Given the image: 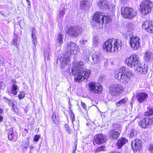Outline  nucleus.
<instances>
[{
	"label": "nucleus",
	"instance_id": "obj_1",
	"mask_svg": "<svg viewBox=\"0 0 153 153\" xmlns=\"http://www.w3.org/2000/svg\"><path fill=\"white\" fill-rule=\"evenodd\" d=\"M132 74L131 71L123 67L115 72V77L121 83L126 84L129 81L130 76Z\"/></svg>",
	"mask_w": 153,
	"mask_h": 153
},
{
	"label": "nucleus",
	"instance_id": "obj_2",
	"mask_svg": "<svg viewBox=\"0 0 153 153\" xmlns=\"http://www.w3.org/2000/svg\"><path fill=\"white\" fill-rule=\"evenodd\" d=\"M122 45L121 40L113 38L105 42L103 45V48L106 52H115L117 51L119 47H121Z\"/></svg>",
	"mask_w": 153,
	"mask_h": 153
},
{
	"label": "nucleus",
	"instance_id": "obj_3",
	"mask_svg": "<svg viewBox=\"0 0 153 153\" xmlns=\"http://www.w3.org/2000/svg\"><path fill=\"white\" fill-rule=\"evenodd\" d=\"M91 71L90 70L84 68L80 73L76 74L74 77L75 81L79 82L88 79L91 75Z\"/></svg>",
	"mask_w": 153,
	"mask_h": 153
},
{
	"label": "nucleus",
	"instance_id": "obj_4",
	"mask_svg": "<svg viewBox=\"0 0 153 153\" xmlns=\"http://www.w3.org/2000/svg\"><path fill=\"white\" fill-rule=\"evenodd\" d=\"M152 7V1L149 0L145 1L141 3L139 10L141 13L145 15L151 11Z\"/></svg>",
	"mask_w": 153,
	"mask_h": 153
},
{
	"label": "nucleus",
	"instance_id": "obj_5",
	"mask_svg": "<svg viewBox=\"0 0 153 153\" xmlns=\"http://www.w3.org/2000/svg\"><path fill=\"white\" fill-rule=\"evenodd\" d=\"M124 88L122 85L119 84L112 85L109 89L110 94L113 96H119L123 91Z\"/></svg>",
	"mask_w": 153,
	"mask_h": 153
},
{
	"label": "nucleus",
	"instance_id": "obj_6",
	"mask_svg": "<svg viewBox=\"0 0 153 153\" xmlns=\"http://www.w3.org/2000/svg\"><path fill=\"white\" fill-rule=\"evenodd\" d=\"M122 15L125 18L131 19L137 14L136 12L132 8L123 7L121 9Z\"/></svg>",
	"mask_w": 153,
	"mask_h": 153
},
{
	"label": "nucleus",
	"instance_id": "obj_7",
	"mask_svg": "<svg viewBox=\"0 0 153 153\" xmlns=\"http://www.w3.org/2000/svg\"><path fill=\"white\" fill-rule=\"evenodd\" d=\"M73 63V67L70 75L75 76L76 74L80 73L84 68V64L83 62L82 61H75Z\"/></svg>",
	"mask_w": 153,
	"mask_h": 153
},
{
	"label": "nucleus",
	"instance_id": "obj_8",
	"mask_svg": "<svg viewBox=\"0 0 153 153\" xmlns=\"http://www.w3.org/2000/svg\"><path fill=\"white\" fill-rule=\"evenodd\" d=\"M126 63L129 67L135 68L140 63V59L137 55H133L127 58Z\"/></svg>",
	"mask_w": 153,
	"mask_h": 153
},
{
	"label": "nucleus",
	"instance_id": "obj_9",
	"mask_svg": "<svg viewBox=\"0 0 153 153\" xmlns=\"http://www.w3.org/2000/svg\"><path fill=\"white\" fill-rule=\"evenodd\" d=\"M89 89L91 92L96 94L100 93L102 88L101 85L97 82H92L89 83Z\"/></svg>",
	"mask_w": 153,
	"mask_h": 153
},
{
	"label": "nucleus",
	"instance_id": "obj_10",
	"mask_svg": "<svg viewBox=\"0 0 153 153\" xmlns=\"http://www.w3.org/2000/svg\"><path fill=\"white\" fill-rule=\"evenodd\" d=\"M141 40L138 37H132L129 40L130 47L134 50H138L140 48Z\"/></svg>",
	"mask_w": 153,
	"mask_h": 153
},
{
	"label": "nucleus",
	"instance_id": "obj_11",
	"mask_svg": "<svg viewBox=\"0 0 153 153\" xmlns=\"http://www.w3.org/2000/svg\"><path fill=\"white\" fill-rule=\"evenodd\" d=\"M67 46L65 49V51L68 55L72 54L74 53V51H76V53L79 51L77 45L72 42H70L69 43H68Z\"/></svg>",
	"mask_w": 153,
	"mask_h": 153
},
{
	"label": "nucleus",
	"instance_id": "obj_12",
	"mask_svg": "<svg viewBox=\"0 0 153 153\" xmlns=\"http://www.w3.org/2000/svg\"><path fill=\"white\" fill-rule=\"evenodd\" d=\"M153 124V118L152 117H146L141 120L139 124L143 128H148Z\"/></svg>",
	"mask_w": 153,
	"mask_h": 153
},
{
	"label": "nucleus",
	"instance_id": "obj_13",
	"mask_svg": "<svg viewBox=\"0 0 153 153\" xmlns=\"http://www.w3.org/2000/svg\"><path fill=\"white\" fill-rule=\"evenodd\" d=\"M82 31V29L79 27H75L71 26L68 28L66 31V33L68 35L74 36H77Z\"/></svg>",
	"mask_w": 153,
	"mask_h": 153
},
{
	"label": "nucleus",
	"instance_id": "obj_14",
	"mask_svg": "<svg viewBox=\"0 0 153 153\" xmlns=\"http://www.w3.org/2000/svg\"><path fill=\"white\" fill-rule=\"evenodd\" d=\"M142 27L147 31L150 33H153V22L146 21L142 24Z\"/></svg>",
	"mask_w": 153,
	"mask_h": 153
},
{
	"label": "nucleus",
	"instance_id": "obj_15",
	"mask_svg": "<svg viewBox=\"0 0 153 153\" xmlns=\"http://www.w3.org/2000/svg\"><path fill=\"white\" fill-rule=\"evenodd\" d=\"M142 146V141L138 139H135L131 143L132 148L134 151L136 152L138 150H140Z\"/></svg>",
	"mask_w": 153,
	"mask_h": 153
},
{
	"label": "nucleus",
	"instance_id": "obj_16",
	"mask_svg": "<svg viewBox=\"0 0 153 153\" xmlns=\"http://www.w3.org/2000/svg\"><path fill=\"white\" fill-rule=\"evenodd\" d=\"M69 55L68 54L65 55H62V56L59 59L57 60V62H60L61 63V68H64L70 61V58L69 56Z\"/></svg>",
	"mask_w": 153,
	"mask_h": 153
},
{
	"label": "nucleus",
	"instance_id": "obj_17",
	"mask_svg": "<svg viewBox=\"0 0 153 153\" xmlns=\"http://www.w3.org/2000/svg\"><path fill=\"white\" fill-rule=\"evenodd\" d=\"M148 97V94L143 92H140L138 93L136 95L137 100L140 103L146 101L147 100Z\"/></svg>",
	"mask_w": 153,
	"mask_h": 153
},
{
	"label": "nucleus",
	"instance_id": "obj_18",
	"mask_svg": "<svg viewBox=\"0 0 153 153\" xmlns=\"http://www.w3.org/2000/svg\"><path fill=\"white\" fill-rule=\"evenodd\" d=\"M103 13L101 12H97L95 13L93 16V20L95 22L100 24L101 22L102 24L104 22Z\"/></svg>",
	"mask_w": 153,
	"mask_h": 153
},
{
	"label": "nucleus",
	"instance_id": "obj_19",
	"mask_svg": "<svg viewBox=\"0 0 153 153\" xmlns=\"http://www.w3.org/2000/svg\"><path fill=\"white\" fill-rule=\"evenodd\" d=\"M94 140L97 144H102L106 141V138L105 135L99 134L94 137Z\"/></svg>",
	"mask_w": 153,
	"mask_h": 153
},
{
	"label": "nucleus",
	"instance_id": "obj_20",
	"mask_svg": "<svg viewBox=\"0 0 153 153\" xmlns=\"http://www.w3.org/2000/svg\"><path fill=\"white\" fill-rule=\"evenodd\" d=\"M108 134L110 139L115 140L119 137L120 133L114 129H111L108 131Z\"/></svg>",
	"mask_w": 153,
	"mask_h": 153
},
{
	"label": "nucleus",
	"instance_id": "obj_21",
	"mask_svg": "<svg viewBox=\"0 0 153 153\" xmlns=\"http://www.w3.org/2000/svg\"><path fill=\"white\" fill-rule=\"evenodd\" d=\"M90 4L87 0H81L80 3V8L83 10H86L89 8Z\"/></svg>",
	"mask_w": 153,
	"mask_h": 153
},
{
	"label": "nucleus",
	"instance_id": "obj_22",
	"mask_svg": "<svg viewBox=\"0 0 153 153\" xmlns=\"http://www.w3.org/2000/svg\"><path fill=\"white\" fill-rule=\"evenodd\" d=\"M128 141L127 139L124 137H121L117 140V146L119 149L121 148Z\"/></svg>",
	"mask_w": 153,
	"mask_h": 153
},
{
	"label": "nucleus",
	"instance_id": "obj_23",
	"mask_svg": "<svg viewBox=\"0 0 153 153\" xmlns=\"http://www.w3.org/2000/svg\"><path fill=\"white\" fill-rule=\"evenodd\" d=\"M137 70L141 74H145L147 73L148 69L145 65H141L140 63L137 67Z\"/></svg>",
	"mask_w": 153,
	"mask_h": 153
},
{
	"label": "nucleus",
	"instance_id": "obj_24",
	"mask_svg": "<svg viewBox=\"0 0 153 153\" xmlns=\"http://www.w3.org/2000/svg\"><path fill=\"white\" fill-rule=\"evenodd\" d=\"M98 5L101 9H106L109 8V5L108 2L104 0H101L98 3Z\"/></svg>",
	"mask_w": 153,
	"mask_h": 153
},
{
	"label": "nucleus",
	"instance_id": "obj_25",
	"mask_svg": "<svg viewBox=\"0 0 153 153\" xmlns=\"http://www.w3.org/2000/svg\"><path fill=\"white\" fill-rule=\"evenodd\" d=\"M36 31L35 29L32 28L31 30V36L32 38V41L33 44L35 46L37 44V38L36 34Z\"/></svg>",
	"mask_w": 153,
	"mask_h": 153
},
{
	"label": "nucleus",
	"instance_id": "obj_26",
	"mask_svg": "<svg viewBox=\"0 0 153 153\" xmlns=\"http://www.w3.org/2000/svg\"><path fill=\"white\" fill-rule=\"evenodd\" d=\"M20 39L16 34H14L12 41V43L14 45L18 48L20 43Z\"/></svg>",
	"mask_w": 153,
	"mask_h": 153
},
{
	"label": "nucleus",
	"instance_id": "obj_27",
	"mask_svg": "<svg viewBox=\"0 0 153 153\" xmlns=\"http://www.w3.org/2000/svg\"><path fill=\"white\" fill-rule=\"evenodd\" d=\"M91 58L93 60L91 62L92 64L94 65L97 64L98 62L101 61L100 56L98 55L95 54H93L91 56Z\"/></svg>",
	"mask_w": 153,
	"mask_h": 153
},
{
	"label": "nucleus",
	"instance_id": "obj_28",
	"mask_svg": "<svg viewBox=\"0 0 153 153\" xmlns=\"http://www.w3.org/2000/svg\"><path fill=\"white\" fill-rule=\"evenodd\" d=\"M65 9H63L61 11H60L59 14H58L57 17V20L59 22H61L62 21L64 16L65 14Z\"/></svg>",
	"mask_w": 153,
	"mask_h": 153
},
{
	"label": "nucleus",
	"instance_id": "obj_29",
	"mask_svg": "<svg viewBox=\"0 0 153 153\" xmlns=\"http://www.w3.org/2000/svg\"><path fill=\"white\" fill-rule=\"evenodd\" d=\"M18 86L15 84H13L11 86L10 90L12 91V94L13 95H16L18 92L17 90H19Z\"/></svg>",
	"mask_w": 153,
	"mask_h": 153
},
{
	"label": "nucleus",
	"instance_id": "obj_30",
	"mask_svg": "<svg viewBox=\"0 0 153 153\" xmlns=\"http://www.w3.org/2000/svg\"><path fill=\"white\" fill-rule=\"evenodd\" d=\"M127 98L126 97H125L122 99L116 102V106L117 107L125 104L127 101Z\"/></svg>",
	"mask_w": 153,
	"mask_h": 153
},
{
	"label": "nucleus",
	"instance_id": "obj_31",
	"mask_svg": "<svg viewBox=\"0 0 153 153\" xmlns=\"http://www.w3.org/2000/svg\"><path fill=\"white\" fill-rule=\"evenodd\" d=\"M153 57V55L151 52H146L145 54L144 59L146 61L150 60Z\"/></svg>",
	"mask_w": 153,
	"mask_h": 153
},
{
	"label": "nucleus",
	"instance_id": "obj_32",
	"mask_svg": "<svg viewBox=\"0 0 153 153\" xmlns=\"http://www.w3.org/2000/svg\"><path fill=\"white\" fill-rule=\"evenodd\" d=\"M63 35L61 33H59L57 37L56 42L60 44L62 43L63 42Z\"/></svg>",
	"mask_w": 153,
	"mask_h": 153
},
{
	"label": "nucleus",
	"instance_id": "obj_33",
	"mask_svg": "<svg viewBox=\"0 0 153 153\" xmlns=\"http://www.w3.org/2000/svg\"><path fill=\"white\" fill-rule=\"evenodd\" d=\"M52 118L53 122L55 124H57L58 123V117L57 116L56 113L53 112L52 116Z\"/></svg>",
	"mask_w": 153,
	"mask_h": 153
},
{
	"label": "nucleus",
	"instance_id": "obj_34",
	"mask_svg": "<svg viewBox=\"0 0 153 153\" xmlns=\"http://www.w3.org/2000/svg\"><path fill=\"white\" fill-rule=\"evenodd\" d=\"M50 50H46L44 51V55L45 59H47L48 60H49V56L50 54Z\"/></svg>",
	"mask_w": 153,
	"mask_h": 153
},
{
	"label": "nucleus",
	"instance_id": "obj_35",
	"mask_svg": "<svg viewBox=\"0 0 153 153\" xmlns=\"http://www.w3.org/2000/svg\"><path fill=\"white\" fill-rule=\"evenodd\" d=\"M98 44V38L97 37H94L93 39V45L95 47H97Z\"/></svg>",
	"mask_w": 153,
	"mask_h": 153
},
{
	"label": "nucleus",
	"instance_id": "obj_36",
	"mask_svg": "<svg viewBox=\"0 0 153 153\" xmlns=\"http://www.w3.org/2000/svg\"><path fill=\"white\" fill-rule=\"evenodd\" d=\"M70 118L71 119V120L72 123V124L73 125V122L75 120V118H74V114L73 113L72 111V110L71 109V107H70Z\"/></svg>",
	"mask_w": 153,
	"mask_h": 153
},
{
	"label": "nucleus",
	"instance_id": "obj_37",
	"mask_svg": "<svg viewBox=\"0 0 153 153\" xmlns=\"http://www.w3.org/2000/svg\"><path fill=\"white\" fill-rule=\"evenodd\" d=\"M103 17L104 18V20H105V21L106 23H108L111 21V17L105 15L104 13H103Z\"/></svg>",
	"mask_w": 153,
	"mask_h": 153
},
{
	"label": "nucleus",
	"instance_id": "obj_38",
	"mask_svg": "<svg viewBox=\"0 0 153 153\" xmlns=\"http://www.w3.org/2000/svg\"><path fill=\"white\" fill-rule=\"evenodd\" d=\"M149 111L146 112L145 115L147 116H149L151 115H153V107L149 108Z\"/></svg>",
	"mask_w": 153,
	"mask_h": 153
},
{
	"label": "nucleus",
	"instance_id": "obj_39",
	"mask_svg": "<svg viewBox=\"0 0 153 153\" xmlns=\"http://www.w3.org/2000/svg\"><path fill=\"white\" fill-rule=\"evenodd\" d=\"M137 132L136 130L134 129H132L130 131V133L129 134L130 137H132L134 135H137Z\"/></svg>",
	"mask_w": 153,
	"mask_h": 153
},
{
	"label": "nucleus",
	"instance_id": "obj_40",
	"mask_svg": "<svg viewBox=\"0 0 153 153\" xmlns=\"http://www.w3.org/2000/svg\"><path fill=\"white\" fill-rule=\"evenodd\" d=\"M25 92L24 91L20 92L19 94L18 95V97L19 99H23L25 97Z\"/></svg>",
	"mask_w": 153,
	"mask_h": 153
},
{
	"label": "nucleus",
	"instance_id": "obj_41",
	"mask_svg": "<svg viewBox=\"0 0 153 153\" xmlns=\"http://www.w3.org/2000/svg\"><path fill=\"white\" fill-rule=\"evenodd\" d=\"M105 147V146H102L100 147H98L96 150V152H98L101 151H104V150Z\"/></svg>",
	"mask_w": 153,
	"mask_h": 153
},
{
	"label": "nucleus",
	"instance_id": "obj_42",
	"mask_svg": "<svg viewBox=\"0 0 153 153\" xmlns=\"http://www.w3.org/2000/svg\"><path fill=\"white\" fill-rule=\"evenodd\" d=\"M65 126L66 130L69 133V134H70L71 132V130L68 124H65Z\"/></svg>",
	"mask_w": 153,
	"mask_h": 153
},
{
	"label": "nucleus",
	"instance_id": "obj_43",
	"mask_svg": "<svg viewBox=\"0 0 153 153\" xmlns=\"http://www.w3.org/2000/svg\"><path fill=\"white\" fill-rule=\"evenodd\" d=\"M14 137V134H8V138L11 141H12L13 140Z\"/></svg>",
	"mask_w": 153,
	"mask_h": 153
},
{
	"label": "nucleus",
	"instance_id": "obj_44",
	"mask_svg": "<svg viewBox=\"0 0 153 153\" xmlns=\"http://www.w3.org/2000/svg\"><path fill=\"white\" fill-rule=\"evenodd\" d=\"M5 84L2 82H0V89H4L5 88Z\"/></svg>",
	"mask_w": 153,
	"mask_h": 153
},
{
	"label": "nucleus",
	"instance_id": "obj_45",
	"mask_svg": "<svg viewBox=\"0 0 153 153\" xmlns=\"http://www.w3.org/2000/svg\"><path fill=\"white\" fill-rule=\"evenodd\" d=\"M40 138V136L39 135H35L34 137V140L35 141L37 142L39 140Z\"/></svg>",
	"mask_w": 153,
	"mask_h": 153
},
{
	"label": "nucleus",
	"instance_id": "obj_46",
	"mask_svg": "<svg viewBox=\"0 0 153 153\" xmlns=\"http://www.w3.org/2000/svg\"><path fill=\"white\" fill-rule=\"evenodd\" d=\"M88 42L87 40H80V42L81 44H82L83 45H85V44L86 43Z\"/></svg>",
	"mask_w": 153,
	"mask_h": 153
},
{
	"label": "nucleus",
	"instance_id": "obj_47",
	"mask_svg": "<svg viewBox=\"0 0 153 153\" xmlns=\"http://www.w3.org/2000/svg\"><path fill=\"white\" fill-rule=\"evenodd\" d=\"M149 149L151 151L150 153H153V145H150L149 146Z\"/></svg>",
	"mask_w": 153,
	"mask_h": 153
},
{
	"label": "nucleus",
	"instance_id": "obj_48",
	"mask_svg": "<svg viewBox=\"0 0 153 153\" xmlns=\"http://www.w3.org/2000/svg\"><path fill=\"white\" fill-rule=\"evenodd\" d=\"M81 104L82 107L85 109H86V105L84 103L82 102V101H81Z\"/></svg>",
	"mask_w": 153,
	"mask_h": 153
},
{
	"label": "nucleus",
	"instance_id": "obj_49",
	"mask_svg": "<svg viewBox=\"0 0 153 153\" xmlns=\"http://www.w3.org/2000/svg\"><path fill=\"white\" fill-rule=\"evenodd\" d=\"M12 109H13L14 111L16 113H18L19 112V110L16 107H15L14 108H12Z\"/></svg>",
	"mask_w": 153,
	"mask_h": 153
},
{
	"label": "nucleus",
	"instance_id": "obj_50",
	"mask_svg": "<svg viewBox=\"0 0 153 153\" xmlns=\"http://www.w3.org/2000/svg\"><path fill=\"white\" fill-rule=\"evenodd\" d=\"M14 134L13 130L12 128H10L9 130V132L8 134Z\"/></svg>",
	"mask_w": 153,
	"mask_h": 153
},
{
	"label": "nucleus",
	"instance_id": "obj_51",
	"mask_svg": "<svg viewBox=\"0 0 153 153\" xmlns=\"http://www.w3.org/2000/svg\"><path fill=\"white\" fill-rule=\"evenodd\" d=\"M3 120V117L1 115H0V123H1L2 122Z\"/></svg>",
	"mask_w": 153,
	"mask_h": 153
},
{
	"label": "nucleus",
	"instance_id": "obj_52",
	"mask_svg": "<svg viewBox=\"0 0 153 153\" xmlns=\"http://www.w3.org/2000/svg\"><path fill=\"white\" fill-rule=\"evenodd\" d=\"M11 82H12L13 83H13L15 84L16 80L15 79H12L11 80Z\"/></svg>",
	"mask_w": 153,
	"mask_h": 153
},
{
	"label": "nucleus",
	"instance_id": "obj_53",
	"mask_svg": "<svg viewBox=\"0 0 153 153\" xmlns=\"http://www.w3.org/2000/svg\"><path fill=\"white\" fill-rule=\"evenodd\" d=\"M129 27H130L131 28L133 27L134 25L131 24L129 23L128 25Z\"/></svg>",
	"mask_w": 153,
	"mask_h": 153
},
{
	"label": "nucleus",
	"instance_id": "obj_54",
	"mask_svg": "<svg viewBox=\"0 0 153 153\" xmlns=\"http://www.w3.org/2000/svg\"><path fill=\"white\" fill-rule=\"evenodd\" d=\"M13 102L11 100H10L9 101V105H10L12 104L13 103Z\"/></svg>",
	"mask_w": 153,
	"mask_h": 153
},
{
	"label": "nucleus",
	"instance_id": "obj_55",
	"mask_svg": "<svg viewBox=\"0 0 153 153\" xmlns=\"http://www.w3.org/2000/svg\"><path fill=\"white\" fill-rule=\"evenodd\" d=\"M3 109L1 108H0V114H2V112H3Z\"/></svg>",
	"mask_w": 153,
	"mask_h": 153
},
{
	"label": "nucleus",
	"instance_id": "obj_56",
	"mask_svg": "<svg viewBox=\"0 0 153 153\" xmlns=\"http://www.w3.org/2000/svg\"><path fill=\"white\" fill-rule=\"evenodd\" d=\"M7 93L9 94L10 95L12 94V91L11 90V91H9L7 92Z\"/></svg>",
	"mask_w": 153,
	"mask_h": 153
},
{
	"label": "nucleus",
	"instance_id": "obj_57",
	"mask_svg": "<svg viewBox=\"0 0 153 153\" xmlns=\"http://www.w3.org/2000/svg\"><path fill=\"white\" fill-rule=\"evenodd\" d=\"M28 6H30L31 5V3L30 1H27Z\"/></svg>",
	"mask_w": 153,
	"mask_h": 153
},
{
	"label": "nucleus",
	"instance_id": "obj_58",
	"mask_svg": "<svg viewBox=\"0 0 153 153\" xmlns=\"http://www.w3.org/2000/svg\"><path fill=\"white\" fill-rule=\"evenodd\" d=\"M24 130L25 131V133L27 134L28 132L26 128H25Z\"/></svg>",
	"mask_w": 153,
	"mask_h": 153
},
{
	"label": "nucleus",
	"instance_id": "obj_59",
	"mask_svg": "<svg viewBox=\"0 0 153 153\" xmlns=\"http://www.w3.org/2000/svg\"><path fill=\"white\" fill-rule=\"evenodd\" d=\"M12 108H14V107H14L15 104H14V102H13V103L12 104Z\"/></svg>",
	"mask_w": 153,
	"mask_h": 153
},
{
	"label": "nucleus",
	"instance_id": "obj_60",
	"mask_svg": "<svg viewBox=\"0 0 153 153\" xmlns=\"http://www.w3.org/2000/svg\"><path fill=\"white\" fill-rule=\"evenodd\" d=\"M29 143V140H27V141L26 142V144H27V145L28 146Z\"/></svg>",
	"mask_w": 153,
	"mask_h": 153
},
{
	"label": "nucleus",
	"instance_id": "obj_61",
	"mask_svg": "<svg viewBox=\"0 0 153 153\" xmlns=\"http://www.w3.org/2000/svg\"><path fill=\"white\" fill-rule=\"evenodd\" d=\"M34 148V147L32 146H30V149H32Z\"/></svg>",
	"mask_w": 153,
	"mask_h": 153
},
{
	"label": "nucleus",
	"instance_id": "obj_62",
	"mask_svg": "<svg viewBox=\"0 0 153 153\" xmlns=\"http://www.w3.org/2000/svg\"><path fill=\"white\" fill-rule=\"evenodd\" d=\"M75 150H73L72 151L71 153H75Z\"/></svg>",
	"mask_w": 153,
	"mask_h": 153
},
{
	"label": "nucleus",
	"instance_id": "obj_63",
	"mask_svg": "<svg viewBox=\"0 0 153 153\" xmlns=\"http://www.w3.org/2000/svg\"><path fill=\"white\" fill-rule=\"evenodd\" d=\"M28 146L27 145L26 146H25V148L26 149V148L28 147Z\"/></svg>",
	"mask_w": 153,
	"mask_h": 153
},
{
	"label": "nucleus",
	"instance_id": "obj_64",
	"mask_svg": "<svg viewBox=\"0 0 153 153\" xmlns=\"http://www.w3.org/2000/svg\"><path fill=\"white\" fill-rule=\"evenodd\" d=\"M2 11H1L0 10V13H1L2 15H3V13H2Z\"/></svg>",
	"mask_w": 153,
	"mask_h": 153
}]
</instances>
